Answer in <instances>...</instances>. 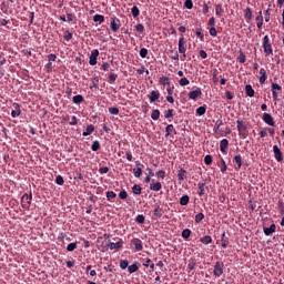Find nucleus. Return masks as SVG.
<instances>
[{"label": "nucleus", "instance_id": "nucleus-1", "mask_svg": "<svg viewBox=\"0 0 284 284\" xmlns=\"http://www.w3.org/2000/svg\"><path fill=\"white\" fill-rule=\"evenodd\" d=\"M236 125H237L239 136H241V139H247V136L250 135V131H247V124L245 123V121L237 120Z\"/></svg>", "mask_w": 284, "mask_h": 284}, {"label": "nucleus", "instance_id": "nucleus-2", "mask_svg": "<svg viewBox=\"0 0 284 284\" xmlns=\"http://www.w3.org/2000/svg\"><path fill=\"white\" fill-rule=\"evenodd\" d=\"M263 50L266 57H272L274 54V49H272V43H270V37L265 36L263 38Z\"/></svg>", "mask_w": 284, "mask_h": 284}, {"label": "nucleus", "instance_id": "nucleus-3", "mask_svg": "<svg viewBox=\"0 0 284 284\" xmlns=\"http://www.w3.org/2000/svg\"><path fill=\"white\" fill-rule=\"evenodd\" d=\"M21 205L23 210H30V205H32V192L30 194L24 193L21 197Z\"/></svg>", "mask_w": 284, "mask_h": 284}, {"label": "nucleus", "instance_id": "nucleus-4", "mask_svg": "<svg viewBox=\"0 0 284 284\" xmlns=\"http://www.w3.org/2000/svg\"><path fill=\"white\" fill-rule=\"evenodd\" d=\"M225 267V264L222 262H215L213 274L215 278H221L223 276V270Z\"/></svg>", "mask_w": 284, "mask_h": 284}, {"label": "nucleus", "instance_id": "nucleus-5", "mask_svg": "<svg viewBox=\"0 0 284 284\" xmlns=\"http://www.w3.org/2000/svg\"><path fill=\"white\" fill-rule=\"evenodd\" d=\"M121 29V20L116 17L111 18V30L112 32H119Z\"/></svg>", "mask_w": 284, "mask_h": 284}, {"label": "nucleus", "instance_id": "nucleus-6", "mask_svg": "<svg viewBox=\"0 0 284 284\" xmlns=\"http://www.w3.org/2000/svg\"><path fill=\"white\" fill-rule=\"evenodd\" d=\"M262 121H264L266 125H271L272 128L276 125V122H274V118L270 113H263Z\"/></svg>", "mask_w": 284, "mask_h": 284}, {"label": "nucleus", "instance_id": "nucleus-7", "mask_svg": "<svg viewBox=\"0 0 284 284\" xmlns=\"http://www.w3.org/2000/svg\"><path fill=\"white\" fill-rule=\"evenodd\" d=\"M187 50V47L185 45V37L181 36L179 39V52L180 54H183V57L185 58V52Z\"/></svg>", "mask_w": 284, "mask_h": 284}, {"label": "nucleus", "instance_id": "nucleus-8", "mask_svg": "<svg viewBox=\"0 0 284 284\" xmlns=\"http://www.w3.org/2000/svg\"><path fill=\"white\" fill-rule=\"evenodd\" d=\"M273 154L277 163H283V152L278 149V145L273 146Z\"/></svg>", "mask_w": 284, "mask_h": 284}, {"label": "nucleus", "instance_id": "nucleus-9", "mask_svg": "<svg viewBox=\"0 0 284 284\" xmlns=\"http://www.w3.org/2000/svg\"><path fill=\"white\" fill-rule=\"evenodd\" d=\"M163 216V209L159 204H154L153 219L154 221H159Z\"/></svg>", "mask_w": 284, "mask_h": 284}, {"label": "nucleus", "instance_id": "nucleus-10", "mask_svg": "<svg viewBox=\"0 0 284 284\" xmlns=\"http://www.w3.org/2000/svg\"><path fill=\"white\" fill-rule=\"evenodd\" d=\"M132 245H134L135 252H142L143 251V241L141 239H132L131 240Z\"/></svg>", "mask_w": 284, "mask_h": 284}, {"label": "nucleus", "instance_id": "nucleus-11", "mask_svg": "<svg viewBox=\"0 0 284 284\" xmlns=\"http://www.w3.org/2000/svg\"><path fill=\"white\" fill-rule=\"evenodd\" d=\"M98 58H99V50L98 49L92 50L89 58V65H97Z\"/></svg>", "mask_w": 284, "mask_h": 284}, {"label": "nucleus", "instance_id": "nucleus-12", "mask_svg": "<svg viewBox=\"0 0 284 284\" xmlns=\"http://www.w3.org/2000/svg\"><path fill=\"white\" fill-rule=\"evenodd\" d=\"M202 95H203V91H201L200 88H197L194 91L189 92V99H191V101H196V99H199Z\"/></svg>", "mask_w": 284, "mask_h": 284}, {"label": "nucleus", "instance_id": "nucleus-13", "mask_svg": "<svg viewBox=\"0 0 284 284\" xmlns=\"http://www.w3.org/2000/svg\"><path fill=\"white\" fill-rule=\"evenodd\" d=\"M230 145V141L227 139H223L220 142V152H222V154H225L227 152V148Z\"/></svg>", "mask_w": 284, "mask_h": 284}, {"label": "nucleus", "instance_id": "nucleus-14", "mask_svg": "<svg viewBox=\"0 0 284 284\" xmlns=\"http://www.w3.org/2000/svg\"><path fill=\"white\" fill-rule=\"evenodd\" d=\"M159 99H161V92H159V91H151V93L149 95L150 103H154V102L159 101Z\"/></svg>", "mask_w": 284, "mask_h": 284}, {"label": "nucleus", "instance_id": "nucleus-15", "mask_svg": "<svg viewBox=\"0 0 284 284\" xmlns=\"http://www.w3.org/2000/svg\"><path fill=\"white\" fill-rule=\"evenodd\" d=\"M233 163L236 164L235 170H241V168H243V158L241 154H237L233 158Z\"/></svg>", "mask_w": 284, "mask_h": 284}, {"label": "nucleus", "instance_id": "nucleus-16", "mask_svg": "<svg viewBox=\"0 0 284 284\" xmlns=\"http://www.w3.org/2000/svg\"><path fill=\"white\" fill-rule=\"evenodd\" d=\"M13 108L14 110L11 111V116L12 119H17V116L21 115V106L19 105V103H13Z\"/></svg>", "mask_w": 284, "mask_h": 284}, {"label": "nucleus", "instance_id": "nucleus-17", "mask_svg": "<svg viewBox=\"0 0 284 284\" xmlns=\"http://www.w3.org/2000/svg\"><path fill=\"white\" fill-rule=\"evenodd\" d=\"M256 14V27L258 28V30H261L263 28V11H258Z\"/></svg>", "mask_w": 284, "mask_h": 284}, {"label": "nucleus", "instance_id": "nucleus-18", "mask_svg": "<svg viewBox=\"0 0 284 284\" xmlns=\"http://www.w3.org/2000/svg\"><path fill=\"white\" fill-rule=\"evenodd\" d=\"M252 17H254L252 8L247 7L244 10V19H245V21H247V23H250V21H252Z\"/></svg>", "mask_w": 284, "mask_h": 284}, {"label": "nucleus", "instance_id": "nucleus-19", "mask_svg": "<svg viewBox=\"0 0 284 284\" xmlns=\"http://www.w3.org/2000/svg\"><path fill=\"white\" fill-rule=\"evenodd\" d=\"M109 250H121L123 247V241H119L116 243L110 242L108 245Z\"/></svg>", "mask_w": 284, "mask_h": 284}, {"label": "nucleus", "instance_id": "nucleus-20", "mask_svg": "<svg viewBox=\"0 0 284 284\" xmlns=\"http://www.w3.org/2000/svg\"><path fill=\"white\" fill-rule=\"evenodd\" d=\"M263 232L265 236H271V234H274V232H276V224H272L270 227H264Z\"/></svg>", "mask_w": 284, "mask_h": 284}, {"label": "nucleus", "instance_id": "nucleus-21", "mask_svg": "<svg viewBox=\"0 0 284 284\" xmlns=\"http://www.w3.org/2000/svg\"><path fill=\"white\" fill-rule=\"evenodd\" d=\"M162 187L163 185L161 184V182H155L150 184V190L152 192H161Z\"/></svg>", "mask_w": 284, "mask_h": 284}, {"label": "nucleus", "instance_id": "nucleus-22", "mask_svg": "<svg viewBox=\"0 0 284 284\" xmlns=\"http://www.w3.org/2000/svg\"><path fill=\"white\" fill-rule=\"evenodd\" d=\"M221 241H222V247L223 250L227 248V245H230V240L227 239V236L225 235V232L222 233L221 235Z\"/></svg>", "mask_w": 284, "mask_h": 284}, {"label": "nucleus", "instance_id": "nucleus-23", "mask_svg": "<svg viewBox=\"0 0 284 284\" xmlns=\"http://www.w3.org/2000/svg\"><path fill=\"white\" fill-rule=\"evenodd\" d=\"M172 132L174 134H176V129H174V125L173 124H169L166 128H165V139H168V136H170V134H172Z\"/></svg>", "mask_w": 284, "mask_h": 284}, {"label": "nucleus", "instance_id": "nucleus-24", "mask_svg": "<svg viewBox=\"0 0 284 284\" xmlns=\"http://www.w3.org/2000/svg\"><path fill=\"white\" fill-rule=\"evenodd\" d=\"M239 57L236 59V61H239V63H245L247 61V57L245 55V52H243V50L239 51Z\"/></svg>", "mask_w": 284, "mask_h": 284}, {"label": "nucleus", "instance_id": "nucleus-25", "mask_svg": "<svg viewBox=\"0 0 284 284\" xmlns=\"http://www.w3.org/2000/svg\"><path fill=\"white\" fill-rule=\"evenodd\" d=\"M185 176H187V171H185V169H180L178 172L179 181H185Z\"/></svg>", "mask_w": 284, "mask_h": 284}, {"label": "nucleus", "instance_id": "nucleus-26", "mask_svg": "<svg viewBox=\"0 0 284 284\" xmlns=\"http://www.w3.org/2000/svg\"><path fill=\"white\" fill-rule=\"evenodd\" d=\"M223 12H225L223 10V4H215V14H216V17H219V18L223 17Z\"/></svg>", "mask_w": 284, "mask_h": 284}, {"label": "nucleus", "instance_id": "nucleus-27", "mask_svg": "<svg viewBox=\"0 0 284 284\" xmlns=\"http://www.w3.org/2000/svg\"><path fill=\"white\" fill-rule=\"evenodd\" d=\"M83 101H85V99L81 94L74 95L72 99V102L75 103L77 105L83 103Z\"/></svg>", "mask_w": 284, "mask_h": 284}, {"label": "nucleus", "instance_id": "nucleus-28", "mask_svg": "<svg viewBox=\"0 0 284 284\" xmlns=\"http://www.w3.org/2000/svg\"><path fill=\"white\" fill-rule=\"evenodd\" d=\"M143 266L150 267L151 272H154V262H152V260L150 258L144 260Z\"/></svg>", "mask_w": 284, "mask_h": 284}, {"label": "nucleus", "instance_id": "nucleus-29", "mask_svg": "<svg viewBox=\"0 0 284 284\" xmlns=\"http://www.w3.org/2000/svg\"><path fill=\"white\" fill-rule=\"evenodd\" d=\"M129 274H134V272H139V262H134L132 265L128 267Z\"/></svg>", "mask_w": 284, "mask_h": 284}, {"label": "nucleus", "instance_id": "nucleus-30", "mask_svg": "<svg viewBox=\"0 0 284 284\" xmlns=\"http://www.w3.org/2000/svg\"><path fill=\"white\" fill-rule=\"evenodd\" d=\"M205 112H207L206 105L199 106L195 111L197 116H203V114H205Z\"/></svg>", "mask_w": 284, "mask_h": 284}, {"label": "nucleus", "instance_id": "nucleus-31", "mask_svg": "<svg viewBox=\"0 0 284 284\" xmlns=\"http://www.w3.org/2000/svg\"><path fill=\"white\" fill-rule=\"evenodd\" d=\"M151 119H153V121H159V119H161V111L154 109L151 113Z\"/></svg>", "mask_w": 284, "mask_h": 284}, {"label": "nucleus", "instance_id": "nucleus-32", "mask_svg": "<svg viewBox=\"0 0 284 284\" xmlns=\"http://www.w3.org/2000/svg\"><path fill=\"white\" fill-rule=\"evenodd\" d=\"M245 92H246V97H254L255 92H254V89L252 88L251 84H246L245 85Z\"/></svg>", "mask_w": 284, "mask_h": 284}, {"label": "nucleus", "instance_id": "nucleus-33", "mask_svg": "<svg viewBox=\"0 0 284 284\" xmlns=\"http://www.w3.org/2000/svg\"><path fill=\"white\" fill-rule=\"evenodd\" d=\"M91 150L92 152H99V150H101V142H99V140L93 141Z\"/></svg>", "mask_w": 284, "mask_h": 284}, {"label": "nucleus", "instance_id": "nucleus-34", "mask_svg": "<svg viewBox=\"0 0 284 284\" xmlns=\"http://www.w3.org/2000/svg\"><path fill=\"white\" fill-rule=\"evenodd\" d=\"M200 243H203V245H210V243H212V236L205 235L201 237Z\"/></svg>", "mask_w": 284, "mask_h": 284}, {"label": "nucleus", "instance_id": "nucleus-35", "mask_svg": "<svg viewBox=\"0 0 284 284\" xmlns=\"http://www.w3.org/2000/svg\"><path fill=\"white\" fill-rule=\"evenodd\" d=\"M197 187H199V191H197L199 196H205V183H199Z\"/></svg>", "mask_w": 284, "mask_h": 284}, {"label": "nucleus", "instance_id": "nucleus-36", "mask_svg": "<svg viewBox=\"0 0 284 284\" xmlns=\"http://www.w3.org/2000/svg\"><path fill=\"white\" fill-rule=\"evenodd\" d=\"M92 132H94V125L89 124L85 129V131L82 133V135L84 136H90V134H92Z\"/></svg>", "mask_w": 284, "mask_h": 284}, {"label": "nucleus", "instance_id": "nucleus-37", "mask_svg": "<svg viewBox=\"0 0 284 284\" xmlns=\"http://www.w3.org/2000/svg\"><path fill=\"white\" fill-rule=\"evenodd\" d=\"M131 14L133 19H136L141 14V10H139V7L136 6L132 7Z\"/></svg>", "mask_w": 284, "mask_h": 284}, {"label": "nucleus", "instance_id": "nucleus-38", "mask_svg": "<svg viewBox=\"0 0 284 284\" xmlns=\"http://www.w3.org/2000/svg\"><path fill=\"white\" fill-rule=\"evenodd\" d=\"M222 125H224L223 120H217L214 124L213 132L216 134Z\"/></svg>", "mask_w": 284, "mask_h": 284}, {"label": "nucleus", "instance_id": "nucleus-39", "mask_svg": "<svg viewBox=\"0 0 284 284\" xmlns=\"http://www.w3.org/2000/svg\"><path fill=\"white\" fill-rule=\"evenodd\" d=\"M142 190H143V189H142L141 185H139V184H134V185L132 186V192H133V194H135V195L141 194Z\"/></svg>", "mask_w": 284, "mask_h": 284}, {"label": "nucleus", "instance_id": "nucleus-40", "mask_svg": "<svg viewBox=\"0 0 284 284\" xmlns=\"http://www.w3.org/2000/svg\"><path fill=\"white\" fill-rule=\"evenodd\" d=\"M114 199H116V193H114V191H108L106 192V200L112 202V201H114Z\"/></svg>", "mask_w": 284, "mask_h": 284}, {"label": "nucleus", "instance_id": "nucleus-41", "mask_svg": "<svg viewBox=\"0 0 284 284\" xmlns=\"http://www.w3.org/2000/svg\"><path fill=\"white\" fill-rule=\"evenodd\" d=\"M195 34L197 38H200V41H205V36L203 34V29L197 28L195 31Z\"/></svg>", "mask_w": 284, "mask_h": 284}, {"label": "nucleus", "instance_id": "nucleus-42", "mask_svg": "<svg viewBox=\"0 0 284 284\" xmlns=\"http://www.w3.org/2000/svg\"><path fill=\"white\" fill-rule=\"evenodd\" d=\"M190 203V195H183L180 199V205H187Z\"/></svg>", "mask_w": 284, "mask_h": 284}, {"label": "nucleus", "instance_id": "nucleus-43", "mask_svg": "<svg viewBox=\"0 0 284 284\" xmlns=\"http://www.w3.org/2000/svg\"><path fill=\"white\" fill-rule=\"evenodd\" d=\"M191 234H192V231L190 229H185L182 231L181 236H182V239L187 240V239H190Z\"/></svg>", "mask_w": 284, "mask_h": 284}, {"label": "nucleus", "instance_id": "nucleus-44", "mask_svg": "<svg viewBox=\"0 0 284 284\" xmlns=\"http://www.w3.org/2000/svg\"><path fill=\"white\" fill-rule=\"evenodd\" d=\"M93 21H94L95 23H103V21H105V17H103V16H101V14H95V16L93 17Z\"/></svg>", "mask_w": 284, "mask_h": 284}, {"label": "nucleus", "instance_id": "nucleus-45", "mask_svg": "<svg viewBox=\"0 0 284 284\" xmlns=\"http://www.w3.org/2000/svg\"><path fill=\"white\" fill-rule=\"evenodd\" d=\"M77 247H78V243L72 242V243L68 244L67 252H74V250H77Z\"/></svg>", "mask_w": 284, "mask_h": 284}, {"label": "nucleus", "instance_id": "nucleus-46", "mask_svg": "<svg viewBox=\"0 0 284 284\" xmlns=\"http://www.w3.org/2000/svg\"><path fill=\"white\" fill-rule=\"evenodd\" d=\"M133 174H134L135 179H141L142 174H143V169H141V168L133 169Z\"/></svg>", "mask_w": 284, "mask_h": 284}, {"label": "nucleus", "instance_id": "nucleus-47", "mask_svg": "<svg viewBox=\"0 0 284 284\" xmlns=\"http://www.w3.org/2000/svg\"><path fill=\"white\" fill-rule=\"evenodd\" d=\"M271 90L274 92H281V90H283V87H281L278 83H272L271 84Z\"/></svg>", "mask_w": 284, "mask_h": 284}, {"label": "nucleus", "instance_id": "nucleus-48", "mask_svg": "<svg viewBox=\"0 0 284 284\" xmlns=\"http://www.w3.org/2000/svg\"><path fill=\"white\" fill-rule=\"evenodd\" d=\"M221 172L222 174H225L227 172V164L225 163V160L221 158Z\"/></svg>", "mask_w": 284, "mask_h": 284}, {"label": "nucleus", "instance_id": "nucleus-49", "mask_svg": "<svg viewBox=\"0 0 284 284\" xmlns=\"http://www.w3.org/2000/svg\"><path fill=\"white\" fill-rule=\"evenodd\" d=\"M129 265H130V262L128 260H121L120 261L121 270H128Z\"/></svg>", "mask_w": 284, "mask_h": 284}, {"label": "nucleus", "instance_id": "nucleus-50", "mask_svg": "<svg viewBox=\"0 0 284 284\" xmlns=\"http://www.w3.org/2000/svg\"><path fill=\"white\" fill-rule=\"evenodd\" d=\"M135 222L139 223L140 225H143L145 223V216L143 214H140L135 217Z\"/></svg>", "mask_w": 284, "mask_h": 284}, {"label": "nucleus", "instance_id": "nucleus-51", "mask_svg": "<svg viewBox=\"0 0 284 284\" xmlns=\"http://www.w3.org/2000/svg\"><path fill=\"white\" fill-rule=\"evenodd\" d=\"M184 8H186V10H192V8H194V2H192V0H185Z\"/></svg>", "mask_w": 284, "mask_h": 284}, {"label": "nucleus", "instance_id": "nucleus-52", "mask_svg": "<svg viewBox=\"0 0 284 284\" xmlns=\"http://www.w3.org/2000/svg\"><path fill=\"white\" fill-rule=\"evenodd\" d=\"M160 83L161 85H170V78L168 77L160 78Z\"/></svg>", "mask_w": 284, "mask_h": 284}, {"label": "nucleus", "instance_id": "nucleus-53", "mask_svg": "<svg viewBox=\"0 0 284 284\" xmlns=\"http://www.w3.org/2000/svg\"><path fill=\"white\" fill-rule=\"evenodd\" d=\"M194 267H196V262L194 260L189 261V264H187L189 273L192 272V270H194Z\"/></svg>", "mask_w": 284, "mask_h": 284}, {"label": "nucleus", "instance_id": "nucleus-54", "mask_svg": "<svg viewBox=\"0 0 284 284\" xmlns=\"http://www.w3.org/2000/svg\"><path fill=\"white\" fill-rule=\"evenodd\" d=\"M270 12H272L271 8H268L267 10L264 11V21L266 23H270Z\"/></svg>", "mask_w": 284, "mask_h": 284}, {"label": "nucleus", "instance_id": "nucleus-55", "mask_svg": "<svg viewBox=\"0 0 284 284\" xmlns=\"http://www.w3.org/2000/svg\"><path fill=\"white\" fill-rule=\"evenodd\" d=\"M165 119H172L174 116V109H169L165 114Z\"/></svg>", "mask_w": 284, "mask_h": 284}, {"label": "nucleus", "instance_id": "nucleus-56", "mask_svg": "<svg viewBox=\"0 0 284 284\" xmlns=\"http://www.w3.org/2000/svg\"><path fill=\"white\" fill-rule=\"evenodd\" d=\"M135 30L136 32H140L141 34H143V32H145V27L142 23H139L135 26Z\"/></svg>", "mask_w": 284, "mask_h": 284}, {"label": "nucleus", "instance_id": "nucleus-57", "mask_svg": "<svg viewBox=\"0 0 284 284\" xmlns=\"http://www.w3.org/2000/svg\"><path fill=\"white\" fill-rule=\"evenodd\" d=\"M97 88H99V78L95 77L92 79V84H91L90 89L92 90V89H97Z\"/></svg>", "mask_w": 284, "mask_h": 284}, {"label": "nucleus", "instance_id": "nucleus-58", "mask_svg": "<svg viewBox=\"0 0 284 284\" xmlns=\"http://www.w3.org/2000/svg\"><path fill=\"white\" fill-rule=\"evenodd\" d=\"M207 26H209L210 28H214V27L216 26V18L211 17V18L209 19V21H207Z\"/></svg>", "mask_w": 284, "mask_h": 284}, {"label": "nucleus", "instance_id": "nucleus-59", "mask_svg": "<svg viewBox=\"0 0 284 284\" xmlns=\"http://www.w3.org/2000/svg\"><path fill=\"white\" fill-rule=\"evenodd\" d=\"M203 219H205V214L203 213H197L195 215V223H201V221H203Z\"/></svg>", "mask_w": 284, "mask_h": 284}, {"label": "nucleus", "instance_id": "nucleus-60", "mask_svg": "<svg viewBox=\"0 0 284 284\" xmlns=\"http://www.w3.org/2000/svg\"><path fill=\"white\" fill-rule=\"evenodd\" d=\"M119 199H121V201H125V199H128V191L122 190V191L119 193Z\"/></svg>", "mask_w": 284, "mask_h": 284}, {"label": "nucleus", "instance_id": "nucleus-61", "mask_svg": "<svg viewBox=\"0 0 284 284\" xmlns=\"http://www.w3.org/2000/svg\"><path fill=\"white\" fill-rule=\"evenodd\" d=\"M64 41H70L72 39V32L70 30H67L63 36Z\"/></svg>", "mask_w": 284, "mask_h": 284}, {"label": "nucleus", "instance_id": "nucleus-62", "mask_svg": "<svg viewBox=\"0 0 284 284\" xmlns=\"http://www.w3.org/2000/svg\"><path fill=\"white\" fill-rule=\"evenodd\" d=\"M55 183L57 185H63V183H65V180H63V176L57 175Z\"/></svg>", "mask_w": 284, "mask_h": 284}, {"label": "nucleus", "instance_id": "nucleus-63", "mask_svg": "<svg viewBox=\"0 0 284 284\" xmlns=\"http://www.w3.org/2000/svg\"><path fill=\"white\" fill-rule=\"evenodd\" d=\"M155 176H158V179H165V171L160 170L155 173Z\"/></svg>", "mask_w": 284, "mask_h": 284}, {"label": "nucleus", "instance_id": "nucleus-64", "mask_svg": "<svg viewBox=\"0 0 284 284\" xmlns=\"http://www.w3.org/2000/svg\"><path fill=\"white\" fill-rule=\"evenodd\" d=\"M140 57H141V59H145L148 57V49L142 48L140 50Z\"/></svg>", "mask_w": 284, "mask_h": 284}]
</instances>
